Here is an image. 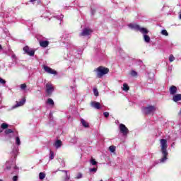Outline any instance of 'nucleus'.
<instances>
[{"label": "nucleus", "instance_id": "8", "mask_svg": "<svg viewBox=\"0 0 181 181\" xmlns=\"http://www.w3.org/2000/svg\"><path fill=\"white\" fill-rule=\"evenodd\" d=\"M119 129L121 134H122L123 136H127V135H128V134L129 133V130L124 124H120L119 125Z\"/></svg>", "mask_w": 181, "mask_h": 181}, {"label": "nucleus", "instance_id": "41", "mask_svg": "<svg viewBox=\"0 0 181 181\" xmlns=\"http://www.w3.org/2000/svg\"><path fill=\"white\" fill-rule=\"evenodd\" d=\"M81 177H83V174H81V173H78L76 179H81Z\"/></svg>", "mask_w": 181, "mask_h": 181}, {"label": "nucleus", "instance_id": "50", "mask_svg": "<svg viewBox=\"0 0 181 181\" xmlns=\"http://www.w3.org/2000/svg\"><path fill=\"white\" fill-rule=\"evenodd\" d=\"M69 47H73V45L70 44Z\"/></svg>", "mask_w": 181, "mask_h": 181}, {"label": "nucleus", "instance_id": "47", "mask_svg": "<svg viewBox=\"0 0 181 181\" xmlns=\"http://www.w3.org/2000/svg\"><path fill=\"white\" fill-rule=\"evenodd\" d=\"M91 13H92V15H94L95 13V10L91 8Z\"/></svg>", "mask_w": 181, "mask_h": 181}, {"label": "nucleus", "instance_id": "22", "mask_svg": "<svg viewBox=\"0 0 181 181\" xmlns=\"http://www.w3.org/2000/svg\"><path fill=\"white\" fill-rule=\"evenodd\" d=\"M61 172H63L66 175L65 180H70V175L67 174V170H62Z\"/></svg>", "mask_w": 181, "mask_h": 181}, {"label": "nucleus", "instance_id": "4", "mask_svg": "<svg viewBox=\"0 0 181 181\" xmlns=\"http://www.w3.org/2000/svg\"><path fill=\"white\" fill-rule=\"evenodd\" d=\"M129 28H130V29H134V30H138L141 33H146V28H142V27L139 26V25H138V24L130 23V24H129Z\"/></svg>", "mask_w": 181, "mask_h": 181}, {"label": "nucleus", "instance_id": "15", "mask_svg": "<svg viewBox=\"0 0 181 181\" xmlns=\"http://www.w3.org/2000/svg\"><path fill=\"white\" fill-rule=\"evenodd\" d=\"M90 106L95 110H101V104L96 101H93L90 103Z\"/></svg>", "mask_w": 181, "mask_h": 181}, {"label": "nucleus", "instance_id": "5", "mask_svg": "<svg viewBox=\"0 0 181 181\" xmlns=\"http://www.w3.org/2000/svg\"><path fill=\"white\" fill-rule=\"evenodd\" d=\"M142 111L146 115H149V114H153V112L156 111V107L148 105L147 107H143Z\"/></svg>", "mask_w": 181, "mask_h": 181}, {"label": "nucleus", "instance_id": "7", "mask_svg": "<svg viewBox=\"0 0 181 181\" xmlns=\"http://www.w3.org/2000/svg\"><path fill=\"white\" fill-rule=\"evenodd\" d=\"M45 88L47 95H52V94H53V91H54V86H53V84H52V83H46Z\"/></svg>", "mask_w": 181, "mask_h": 181}, {"label": "nucleus", "instance_id": "59", "mask_svg": "<svg viewBox=\"0 0 181 181\" xmlns=\"http://www.w3.org/2000/svg\"><path fill=\"white\" fill-rule=\"evenodd\" d=\"M0 132H2V131H0Z\"/></svg>", "mask_w": 181, "mask_h": 181}, {"label": "nucleus", "instance_id": "28", "mask_svg": "<svg viewBox=\"0 0 181 181\" xmlns=\"http://www.w3.org/2000/svg\"><path fill=\"white\" fill-rule=\"evenodd\" d=\"M90 165H92L93 166H97V161H95V160L94 159H90Z\"/></svg>", "mask_w": 181, "mask_h": 181}, {"label": "nucleus", "instance_id": "17", "mask_svg": "<svg viewBox=\"0 0 181 181\" xmlns=\"http://www.w3.org/2000/svg\"><path fill=\"white\" fill-rule=\"evenodd\" d=\"M14 135H16V145L17 146H21V138H19V134H18V132H16L14 133Z\"/></svg>", "mask_w": 181, "mask_h": 181}, {"label": "nucleus", "instance_id": "42", "mask_svg": "<svg viewBox=\"0 0 181 181\" xmlns=\"http://www.w3.org/2000/svg\"><path fill=\"white\" fill-rule=\"evenodd\" d=\"M59 162H60L62 168H64V166H66V163L64 162V160H61V161H59Z\"/></svg>", "mask_w": 181, "mask_h": 181}, {"label": "nucleus", "instance_id": "23", "mask_svg": "<svg viewBox=\"0 0 181 181\" xmlns=\"http://www.w3.org/2000/svg\"><path fill=\"white\" fill-rule=\"evenodd\" d=\"M47 104H49V105H54V101H53V99L48 98L47 100Z\"/></svg>", "mask_w": 181, "mask_h": 181}, {"label": "nucleus", "instance_id": "46", "mask_svg": "<svg viewBox=\"0 0 181 181\" xmlns=\"http://www.w3.org/2000/svg\"><path fill=\"white\" fill-rule=\"evenodd\" d=\"M18 175H15L13 177V181H18Z\"/></svg>", "mask_w": 181, "mask_h": 181}, {"label": "nucleus", "instance_id": "20", "mask_svg": "<svg viewBox=\"0 0 181 181\" xmlns=\"http://www.w3.org/2000/svg\"><path fill=\"white\" fill-rule=\"evenodd\" d=\"M130 76L132 77H138V72H136V71L132 69L130 73H129Z\"/></svg>", "mask_w": 181, "mask_h": 181}, {"label": "nucleus", "instance_id": "29", "mask_svg": "<svg viewBox=\"0 0 181 181\" xmlns=\"http://www.w3.org/2000/svg\"><path fill=\"white\" fill-rule=\"evenodd\" d=\"M66 37H69V34H64L62 36V42H63V43L66 42Z\"/></svg>", "mask_w": 181, "mask_h": 181}, {"label": "nucleus", "instance_id": "10", "mask_svg": "<svg viewBox=\"0 0 181 181\" xmlns=\"http://www.w3.org/2000/svg\"><path fill=\"white\" fill-rule=\"evenodd\" d=\"M91 33H93V30L86 28L79 34V36H90V35H91Z\"/></svg>", "mask_w": 181, "mask_h": 181}, {"label": "nucleus", "instance_id": "43", "mask_svg": "<svg viewBox=\"0 0 181 181\" xmlns=\"http://www.w3.org/2000/svg\"><path fill=\"white\" fill-rule=\"evenodd\" d=\"M93 93L95 97H98V90L97 89H93Z\"/></svg>", "mask_w": 181, "mask_h": 181}, {"label": "nucleus", "instance_id": "55", "mask_svg": "<svg viewBox=\"0 0 181 181\" xmlns=\"http://www.w3.org/2000/svg\"><path fill=\"white\" fill-rule=\"evenodd\" d=\"M180 19H181V14L180 15Z\"/></svg>", "mask_w": 181, "mask_h": 181}, {"label": "nucleus", "instance_id": "37", "mask_svg": "<svg viewBox=\"0 0 181 181\" xmlns=\"http://www.w3.org/2000/svg\"><path fill=\"white\" fill-rule=\"evenodd\" d=\"M161 34L164 36H169V33H168V31L166 30H162Z\"/></svg>", "mask_w": 181, "mask_h": 181}, {"label": "nucleus", "instance_id": "13", "mask_svg": "<svg viewBox=\"0 0 181 181\" xmlns=\"http://www.w3.org/2000/svg\"><path fill=\"white\" fill-rule=\"evenodd\" d=\"M143 35V37H144V40L145 42V43H150L151 42V37H149V35H147V34L149 33V30H148V29H146V33H141Z\"/></svg>", "mask_w": 181, "mask_h": 181}, {"label": "nucleus", "instance_id": "9", "mask_svg": "<svg viewBox=\"0 0 181 181\" xmlns=\"http://www.w3.org/2000/svg\"><path fill=\"white\" fill-rule=\"evenodd\" d=\"M25 103H26V99L24 98L21 101L16 102V104L12 106L10 110H15L16 108H18L19 107H22V105H25Z\"/></svg>", "mask_w": 181, "mask_h": 181}, {"label": "nucleus", "instance_id": "24", "mask_svg": "<svg viewBox=\"0 0 181 181\" xmlns=\"http://www.w3.org/2000/svg\"><path fill=\"white\" fill-rule=\"evenodd\" d=\"M45 177H46V174H45V173H40V174H39L40 180H43V179H45Z\"/></svg>", "mask_w": 181, "mask_h": 181}, {"label": "nucleus", "instance_id": "38", "mask_svg": "<svg viewBox=\"0 0 181 181\" xmlns=\"http://www.w3.org/2000/svg\"><path fill=\"white\" fill-rule=\"evenodd\" d=\"M49 159H54V153L53 151H50Z\"/></svg>", "mask_w": 181, "mask_h": 181}, {"label": "nucleus", "instance_id": "52", "mask_svg": "<svg viewBox=\"0 0 181 181\" xmlns=\"http://www.w3.org/2000/svg\"><path fill=\"white\" fill-rule=\"evenodd\" d=\"M174 145H175V143H173V144H171V146H174Z\"/></svg>", "mask_w": 181, "mask_h": 181}, {"label": "nucleus", "instance_id": "56", "mask_svg": "<svg viewBox=\"0 0 181 181\" xmlns=\"http://www.w3.org/2000/svg\"><path fill=\"white\" fill-rule=\"evenodd\" d=\"M0 181H4V180H2L0 179Z\"/></svg>", "mask_w": 181, "mask_h": 181}, {"label": "nucleus", "instance_id": "49", "mask_svg": "<svg viewBox=\"0 0 181 181\" xmlns=\"http://www.w3.org/2000/svg\"><path fill=\"white\" fill-rule=\"evenodd\" d=\"M0 50H2V45H0Z\"/></svg>", "mask_w": 181, "mask_h": 181}, {"label": "nucleus", "instance_id": "3", "mask_svg": "<svg viewBox=\"0 0 181 181\" xmlns=\"http://www.w3.org/2000/svg\"><path fill=\"white\" fill-rule=\"evenodd\" d=\"M94 71H95L97 77H98V78H101L103 76H105V74H108L110 69L104 66H99L96 69H95Z\"/></svg>", "mask_w": 181, "mask_h": 181}, {"label": "nucleus", "instance_id": "51", "mask_svg": "<svg viewBox=\"0 0 181 181\" xmlns=\"http://www.w3.org/2000/svg\"><path fill=\"white\" fill-rule=\"evenodd\" d=\"M174 145H175V143H173V144H171V146H174Z\"/></svg>", "mask_w": 181, "mask_h": 181}, {"label": "nucleus", "instance_id": "6", "mask_svg": "<svg viewBox=\"0 0 181 181\" xmlns=\"http://www.w3.org/2000/svg\"><path fill=\"white\" fill-rule=\"evenodd\" d=\"M36 37L39 42L40 46L41 47L46 48V47H47V46H49L50 42L48 40H43V39H45L43 37H42L40 35H37Z\"/></svg>", "mask_w": 181, "mask_h": 181}, {"label": "nucleus", "instance_id": "14", "mask_svg": "<svg viewBox=\"0 0 181 181\" xmlns=\"http://www.w3.org/2000/svg\"><path fill=\"white\" fill-rule=\"evenodd\" d=\"M170 95H175L177 93V87L175 86H171L169 88Z\"/></svg>", "mask_w": 181, "mask_h": 181}, {"label": "nucleus", "instance_id": "53", "mask_svg": "<svg viewBox=\"0 0 181 181\" xmlns=\"http://www.w3.org/2000/svg\"><path fill=\"white\" fill-rule=\"evenodd\" d=\"M56 172H57V171H53V173H56Z\"/></svg>", "mask_w": 181, "mask_h": 181}, {"label": "nucleus", "instance_id": "16", "mask_svg": "<svg viewBox=\"0 0 181 181\" xmlns=\"http://www.w3.org/2000/svg\"><path fill=\"white\" fill-rule=\"evenodd\" d=\"M173 101H174V103H178V101H181V94L177 93L174 95L173 96Z\"/></svg>", "mask_w": 181, "mask_h": 181}, {"label": "nucleus", "instance_id": "18", "mask_svg": "<svg viewBox=\"0 0 181 181\" xmlns=\"http://www.w3.org/2000/svg\"><path fill=\"white\" fill-rule=\"evenodd\" d=\"M19 151V148H16L13 150L11 152V155L13 156L14 159H16V157L18 156V151Z\"/></svg>", "mask_w": 181, "mask_h": 181}, {"label": "nucleus", "instance_id": "57", "mask_svg": "<svg viewBox=\"0 0 181 181\" xmlns=\"http://www.w3.org/2000/svg\"><path fill=\"white\" fill-rule=\"evenodd\" d=\"M40 162H42V160H40Z\"/></svg>", "mask_w": 181, "mask_h": 181}, {"label": "nucleus", "instance_id": "44", "mask_svg": "<svg viewBox=\"0 0 181 181\" xmlns=\"http://www.w3.org/2000/svg\"><path fill=\"white\" fill-rule=\"evenodd\" d=\"M103 115L105 118H108V117H110V113L108 112H105Z\"/></svg>", "mask_w": 181, "mask_h": 181}, {"label": "nucleus", "instance_id": "35", "mask_svg": "<svg viewBox=\"0 0 181 181\" xmlns=\"http://www.w3.org/2000/svg\"><path fill=\"white\" fill-rule=\"evenodd\" d=\"M0 84H1V86H5V84H6V81H5V79L0 78Z\"/></svg>", "mask_w": 181, "mask_h": 181}, {"label": "nucleus", "instance_id": "27", "mask_svg": "<svg viewBox=\"0 0 181 181\" xmlns=\"http://www.w3.org/2000/svg\"><path fill=\"white\" fill-rule=\"evenodd\" d=\"M129 90V86H128V84L124 83L123 84V91H128Z\"/></svg>", "mask_w": 181, "mask_h": 181}, {"label": "nucleus", "instance_id": "32", "mask_svg": "<svg viewBox=\"0 0 181 181\" xmlns=\"http://www.w3.org/2000/svg\"><path fill=\"white\" fill-rule=\"evenodd\" d=\"M115 149L116 147L115 146H110L109 147V150L110 151V152H112V153H114V152H115Z\"/></svg>", "mask_w": 181, "mask_h": 181}, {"label": "nucleus", "instance_id": "25", "mask_svg": "<svg viewBox=\"0 0 181 181\" xmlns=\"http://www.w3.org/2000/svg\"><path fill=\"white\" fill-rule=\"evenodd\" d=\"M11 59L13 62H16L18 60V58L16 57V55L13 54V52L11 51Z\"/></svg>", "mask_w": 181, "mask_h": 181}, {"label": "nucleus", "instance_id": "1", "mask_svg": "<svg viewBox=\"0 0 181 181\" xmlns=\"http://www.w3.org/2000/svg\"><path fill=\"white\" fill-rule=\"evenodd\" d=\"M4 170H14L11 173H15L19 170V168L16 166V161L15 160L10 159L5 163Z\"/></svg>", "mask_w": 181, "mask_h": 181}, {"label": "nucleus", "instance_id": "12", "mask_svg": "<svg viewBox=\"0 0 181 181\" xmlns=\"http://www.w3.org/2000/svg\"><path fill=\"white\" fill-rule=\"evenodd\" d=\"M43 70H45L46 73H48V74H54V75L57 74V71H54L53 69L46 65H44Z\"/></svg>", "mask_w": 181, "mask_h": 181}, {"label": "nucleus", "instance_id": "58", "mask_svg": "<svg viewBox=\"0 0 181 181\" xmlns=\"http://www.w3.org/2000/svg\"><path fill=\"white\" fill-rule=\"evenodd\" d=\"M67 49H69V47H67Z\"/></svg>", "mask_w": 181, "mask_h": 181}, {"label": "nucleus", "instance_id": "39", "mask_svg": "<svg viewBox=\"0 0 181 181\" xmlns=\"http://www.w3.org/2000/svg\"><path fill=\"white\" fill-rule=\"evenodd\" d=\"M0 16H2L3 18H8L9 16L8 15H5V13H3V12H0Z\"/></svg>", "mask_w": 181, "mask_h": 181}, {"label": "nucleus", "instance_id": "30", "mask_svg": "<svg viewBox=\"0 0 181 181\" xmlns=\"http://www.w3.org/2000/svg\"><path fill=\"white\" fill-rule=\"evenodd\" d=\"M6 135H9V134H13V131L11 129H8L5 130Z\"/></svg>", "mask_w": 181, "mask_h": 181}, {"label": "nucleus", "instance_id": "19", "mask_svg": "<svg viewBox=\"0 0 181 181\" xmlns=\"http://www.w3.org/2000/svg\"><path fill=\"white\" fill-rule=\"evenodd\" d=\"M54 146H55L57 149L62 148V141L60 140H57L54 144Z\"/></svg>", "mask_w": 181, "mask_h": 181}, {"label": "nucleus", "instance_id": "26", "mask_svg": "<svg viewBox=\"0 0 181 181\" xmlns=\"http://www.w3.org/2000/svg\"><path fill=\"white\" fill-rule=\"evenodd\" d=\"M26 87H28L26 86V83H23L20 85V88L21 90H22V91H25V90H26Z\"/></svg>", "mask_w": 181, "mask_h": 181}, {"label": "nucleus", "instance_id": "40", "mask_svg": "<svg viewBox=\"0 0 181 181\" xmlns=\"http://www.w3.org/2000/svg\"><path fill=\"white\" fill-rule=\"evenodd\" d=\"M77 137H74L71 140V142H72V144H77Z\"/></svg>", "mask_w": 181, "mask_h": 181}, {"label": "nucleus", "instance_id": "33", "mask_svg": "<svg viewBox=\"0 0 181 181\" xmlns=\"http://www.w3.org/2000/svg\"><path fill=\"white\" fill-rule=\"evenodd\" d=\"M54 18L55 19H57L58 21H62V19H63V18H64V16L63 15L54 16Z\"/></svg>", "mask_w": 181, "mask_h": 181}, {"label": "nucleus", "instance_id": "36", "mask_svg": "<svg viewBox=\"0 0 181 181\" xmlns=\"http://www.w3.org/2000/svg\"><path fill=\"white\" fill-rule=\"evenodd\" d=\"M169 62H175V57L173 56V54H170V56H169Z\"/></svg>", "mask_w": 181, "mask_h": 181}, {"label": "nucleus", "instance_id": "21", "mask_svg": "<svg viewBox=\"0 0 181 181\" xmlns=\"http://www.w3.org/2000/svg\"><path fill=\"white\" fill-rule=\"evenodd\" d=\"M81 122L83 127H84L85 128H88V127H89L88 123H87V122H86V120H84L83 119H81Z\"/></svg>", "mask_w": 181, "mask_h": 181}, {"label": "nucleus", "instance_id": "54", "mask_svg": "<svg viewBox=\"0 0 181 181\" xmlns=\"http://www.w3.org/2000/svg\"><path fill=\"white\" fill-rule=\"evenodd\" d=\"M60 170L59 169H58L57 170V172H59Z\"/></svg>", "mask_w": 181, "mask_h": 181}, {"label": "nucleus", "instance_id": "31", "mask_svg": "<svg viewBox=\"0 0 181 181\" xmlns=\"http://www.w3.org/2000/svg\"><path fill=\"white\" fill-rule=\"evenodd\" d=\"M8 127H9V125L6 123H2L1 125V128L2 129H6V128H8Z\"/></svg>", "mask_w": 181, "mask_h": 181}, {"label": "nucleus", "instance_id": "34", "mask_svg": "<svg viewBox=\"0 0 181 181\" xmlns=\"http://www.w3.org/2000/svg\"><path fill=\"white\" fill-rule=\"evenodd\" d=\"M165 162H166V159L158 160L156 162V165H158V163H165Z\"/></svg>", "mask_w": 181, "mask_h": 181}, {"label": "nucleus", "instance_id": "48", "mask_svg": "<svg viewBox=\"0 0 181 181\" xmlns=\"http://www.w3.org/2000/svg\"><path fill=\"white\" fill-rule=\"evenodd\" d=\"M35 1H37V0H30V2H35Z\"/></svg>", "mask_w": 181, "mask_h": 181}, {"label": "nucleus", "instance_id": "45", "mask_svg": "<svg viewBox=\"0 0 181 181\" xmlns=\"http://www.w3.org/2000/svg\"><path fill=\"white\" fill-rule=\"evenodd\" d=\"M90 172H93L94 173H95V172H97V168H90Z\"/></svg>", "mask_w": 181, "mask_h": 181}, {"label": "nucleus", "instance_id": "2", "mask_svg": "<svg viewBox=\"0 0 181 181\" xmlns=\"http://www.w3.org/2000/svg\"><path fill=\"white\" fill-rule=\"evenodd\" d=\"M160 144L163 155L161 159H168V141L162 139L160 140Z\"/></svg>", "mask_w": 181, "mask_h": 181}, {"label": "nucleus", "instance_id": "11", "mask_svg": "<svg viewBox=\"0 0 181 181\" xmlns=\"http://www.w3.org/2000/svg\"><path fill=\"white\" fill-rule=\"evenodd\" d=\"M23 51L28 56H35V51L33 50V49L30 48L28 46L24 47Z\"/></svg>", "mask_w": 181, "mask_h": 181}]
</instances>
